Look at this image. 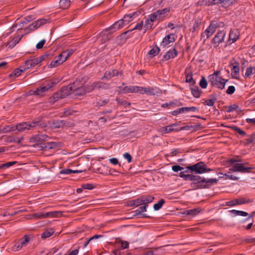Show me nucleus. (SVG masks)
<instances>
[{
  "label": "nucleus",
  "instance_id": "0e129e2a",
  "mask_svg": "<svg viewBox=\"0 0 255 255\" xmlns=\"http://www.w3.org/2000/svg\"><path fill=\"white\" fill-rule=\"evenodd\" d=\"M201 211V209L200 208H195L193 209L189 210V214L190 216H195L198 215Z\"/></svg>",
  "mask_w": 255,
  "mask_h": 255
},
{
  "label": "nucleus",
  "instance_id": "aec40b11",
  "mask_svg": "<svg viewBox=\"0 0 255 255\" xmlns=\"http://www.w3.org/2000/svg\"><path fill=\"white\" fill-rule=\"evenodd\" d=\"M223 2V0H202L199 1L198 3V4L201 6H209L219 2L222 3Z\"/></svg>",
  "mask_w": 255,
  "mask_h": 255
},
{
  "label": "nucleus",
  "instance_id": "37998d69",
  "mask_svg": "<svg viewBox=\"0 0 255 255\" xmlns=\"http://www.w3.org/2000/svg\"><path fill=\"white\" fill-rule=\"evenodd\" d=\"M59 5L61 8L66 9L70 6V0H60Z\"/></svg>",
  "mask_w": 255,
  "mask_h": 255
},
{
  "label": "nucleus",
  "instance_id": "3c124183",
  "mask_svg": "<svg viewBox=\"0 0 255 255\" xmlns=\"http://www.w3.org/2000/svg\"><path fill=\"white\" fill-rule=\"evenodd\" d=\"M141 89H142V90H141V92H139V93H141V94L146 93V94H150V95H154V93L153 92H154L153 88H146L141 87Z\"/></svg>",
  "mask_w": 255,
  "mask_h": 255
},
{
  "label": "nucleus",
  "instance_id": "7ed1b4c3",
  "mask_svg": "<svg viewBox=\"0 0 255 255\" xmlns=\"http://www.w3.org/2000/svg\"><path fill=\"white\" fill-rule=\"evenodd\" d=\"M242 161L241 159L237 157L235 159H231L226 161L227 163L233 164V166L231 167L230 170L234 172H239L243 173H249L252 172V170L255 169L254 167H246L244 166L245 164H248V163H238L235 162H241Z\"/></svg>",
  "mask_w": 255,
  "mask_h": 255
},
{
  "label": "nucleus",
  "instance_id": "6e6552de",
  "mask_svg": "<svg viewBox=\"0 0 255 255\" xmlns=\"http://www.w3.org/2000/svg\"><path fill=\"white\" fill-rule=\"evenodd\" d=\"M109 89H110V84L104 83L102 81H96L92 83H90L87 85V91L88 93H90L94 90Z\"/></svg>",
  "mask_w": 255,
  "mask_h": 255
},
{
  "label": "nucleus",
  "instance_id": "f3484780",
  "mask_svg": "<svg viewBox=\"0 0 255 255\" xmlns=\"http://www.w3.org/2000/svg\"><path fill=\"white\" fill-rule=\"evenodd\" d=\"M140 90H142L141 87L133 86H126L123 89V93H139V92L141 91H140Z\"/></svg>",
  "mask_w": 255,
  "mask_h": 255
},
{
  "label": "nucleus",
  "instance_id": "f257e3e1",
  "mask_svg": "<svg viewBox=\"0 0 255 255\" xmlns=\"http://www.w3.org/2000/svg\"><path fill=\"white\" fill-rule=\"evenodd\" d=\"M216 179H206L199 175H195L194 179L190 184L193 189L209 188L217 183Z\"/></svg>",
  "mask_w": 255,
  "mask_h": 255
},
{
  "label": "nucleus",
  "instance_id": "680f3d73",
  "mask_svg": "<svg viewBox=\"0 0 255 255\" xmlns=\"http://www.w3.org/2000/svg\"><path fill=\"white\" fill-rule=\"evenodd\" d=\"M57 57L59 60H60L62 63H63L68 59V57L66 55V53H65L64 51L61 52Z\"/></svg>",
  "mask_w": 255,
  "mask_h": 255
},
{
  "label": "nucleus",
  "instance_id": "c9c22d12",
  "mask_svg": "<svg viewBox=\"0 0 255 255\" xmlns=\"http://www.w3.org/2000/svg\"><path fill=\"white\" fill-rule=\"evenodd\" d=\"M54 233V231L53 229L50 228L46 231H45L41 234V238L42 239H46L47 238L50 237L51 235H52Z\"/></svg>",
  "mask_w": 255,
  "mask_h": 255
},
{
  "label": "nucleus",
  "instance_id": "ea45409f",
  "mask_svg": "<svg viewBox=\"0 0 255 255\" xmlns=\"http://www.w3.org/2000/svg\"><path fill=\"white\" fill-rule=\"evenodd\" d=\"M62 64L60 60H59L58 58L56 57L54 59H53L51 63L48 65V67L49 68H54L60 65V64Z\"/></svg>",
  "mask_w": 255,
  "mask_h": 255
},
{
  "label": "nucleus",
  "instance_id": "4be33fe9",
  "mask_svg": "<svg viewBox=\"0 0 255 255\" xmlns=\"http://www.w3.org/2000/svg\"><path fill=\"white\" fill-rule=\"evenodd\" d=\"M52 125L55 128H60L63 127H67L69 126V123H67L65 121L61 120H53Z\"/></svg>",
  "mask_w": 255,
  "mask_h": 255
},
{
  "label": "nucleus",
  "instance_id": "72a5a7b5",
  "mask_svg": "<svg viewBox=\"0 0 255 255\" xmlns=\"http://www.w3.org/2000/svg\"><path fill=\"white\" fill-rule=\"evenodd\" d=\"M252 202H253V200L250 199H247L246 198H241L235 199V204L236 205L248 204Z\"/></svg>",
  "mask_w": 255,
  "mask_h": 255
},
{
  "label": "nucleus",
  "instance_id": "9b49d317",
  "mask_svg": "<svg viewBox=\"0 0 255 255\" xmlns=\"http://www.w3.org/2000/svg\"><path fill=\"white\" fill-rule=\"evenodd\" d=\"M215 29L216 24L214 23V22H212L206 30L201 34V40H202L204 42L205 41L214 33Z\"/></svg>",
  "mask_w": 255,
  "mask_h": 255
},
{
  "label": "nucleus",
  "instance_id": "1a4fd4ad",
  "mask_svg": "<svg viewBox=\"0 0 255 255\" xmlns=\"http://www.w3.org/2000/svg\"><path fill=\"white\" fill-rule=\"evenodd\" d=\"M170 8L169 7H165L161 9L157 10L156 11L150 14L153 17L155 21L158 22L161 21L167 16L168 13L170 12Z\"/></svg>",
  "mask_w": 255,
  "mask_h": 255
},
{
  "label": "nucleus",
  "instance_id": "052dcab7",
  "mask_svg": "<svg viewBox=\"0 0 255 255\" xmlns=\"http://www.w3.org/2000/svg\"><path fill=\"white\" fill-rule=\"evenodd\" d=\"M117 102L121 105H123L125 107V108H127L130 106V103L126 101L122 100L119 98L116 99Z\"/></svg>",
  "mask_w": 255,
  "mask_h": 255
},
{
  "label": "nucleus",
  "instance_id": "2f4dec72",
  "mask_svg": "<svg viewBox=\"0 0 255 255\" xmlns=\"http://www.w3.org/2000/svg\"><path fill=\"white\" fill-rule=\"evenodd\" d=\"M224 127L232 128L234 130L238 132L242 136H245L246 135V133L244 130L241 129L236 126H229L225 125L224 123Z\"/></svg>",
  "mask_w": 255,
  "mask_h": 255
},
{
  "label": "nucleus",
  "instance_id": "b1692460",
  "mask_svg": "<svg viewBox=\"0 0 255 255\" xmlns=\"http://www.w3.org/2000/svg\"><path fill=\"white\" fill-rule=\"evenodd\" d=\"M59 143L56 142H48L41 146L42 149H50L56 148L58 146Z\"/></svg>",
  "mask_w": 255,
  "mask_h": 255
},
{
  "label": "nucleus",
  "instance_id": "a18cd8bd",
  "mask_svg": "<svg viewBox=\"0 0 255 255\" xmlns=\"http://www.w3.org/2000/svg\"><path fill=\"white\" fill-rule=\"evenodd\" d=\"M141 198L144 205H148V203L152 202L154 200V197L152 196H148L147 197L142 196Z\"/></svg>",
  "mask_w": 255,
  "mask_h": 255
},
{
  "label": "nucleus",
  "instance_id": "4d7b16f0",
  "mask_svg": "<svg viewBox=\"0 0 255 255\" xmlns=\"http://www.w3.org/2000/svg\"><path fill=\"white\" fill-rule=\"evenodd\" d=\"M25 70H24V68L23 70L20 69L19 68H17L15 69L14 71L9 75V77H11L13 76L18 77V76L20 75L22 72H24Z\"/></svg>",
  "mask_w": 255,
  "mask_h": 255
},
{
  "label": "nucleus",
  "instance_id": "6ab92c4d",
  "mask_svg": "<svg viewBox=\"0 0 255 255\" xmlns=\"http://www.w3.org/2000/svg\"><path fill=\"white\" fill-rule=\"evenodd\" d=\"M148 205H145L143 206L140 207L138 209L134 211L135 214L133 215V217L141 215L142 218H149V216H147L145 214H142V212L146 211V208Z\"/></svg>",
  "mask_w": 255,
  "mask_h": 255
},
{
  "label": "nucleus",
  "instance_id": "bf43d9fd",
  "mask_svg": "<svg viewBox=\"0 0 255 255\" xmlns=\"http://www.w3.org/2000/svg\"><path fill=\"white\" fill-rule=\"evenodd\" d=\"M23 238L24 239L20 242V248L25 246L30 240L29 236L27 235H25Z\"/></svg>",
  "mask_w": 255,
  "mask_h": 255
},
{
  "label": "nucleus",
  "instance_id": "f8f14e48",
  "mask_svg": "<svg viewBox=\"0 0 255 255\" xmlns=\"http://www.w3.org/2000/svg\"><path fill=\"white\" fill-rule=\"evenodd\" d=\"M49 139H50V137L46 134H38L30 137V141L42 144L43 142L48 140Z\"/></svg>",
  "mask_w": 255,
  "mask_h": 255
},
{
  "label": "nucleus",
  "instance_id": "13d9d810",
  "mask_svg": "<svg viewBox=\"0 0 255 255\" xmlns=\"http://www.w3.org/2000/svg\"><path fill=\"white\" fill-rule=\"evenodd\" d=\"M200 24L201 22L198 20H195L193 24V27L190 29V31L192 32H194L197 31L199 28Z\"/></svg>",
  "mask_w": 255,
  "mask_h": 255
},
{
  "label": "nucleus",
  "instance_id": "864d4df0",
  "mask_svg": "<svg viewBox=\"0 0 255 255\" xmlns=\"http://www.w3.org/2000/svg\"><path fill=\"white\" fill-rule=\"evenodd\" d=\"M16 163V161H10L3 164H0V169H6L9 168V167L15 164Z\"/></svg>",
  "mask_w": 255,
  "mask_h": 255
},
{
  "label": "nucleus",
  "instance_id": "c03bdc74",
  "mask_svg": "<svg viewBox=\"0 0 255 255\" xmlns=\"http://www.w3.org/2000/svg\"><path fill=\"white\" fill-rule=\"evenodd\" d=\"M52 55L51 54V52L49 51L46 52L43 55L38 57L39 60H40V62H42L43 61L46 60L47 59H51Z\"/></svg>",
  "mask_w": 255,
  "mask_h": 255
},
{
  "label": "nucleus",
  "instance_id": "09e8293b",
  "mask_svg": "<svg viewBox=\"0 0 255 255\" xmlns=\"http://www.w3.org/2000/svg\"><path fill=\"white\" fill-rule=\"evenodd\" d=\"M239 67L238 65L233 66L232 69V75L235 77L237 78L238 76L239 75Z\"/></svg>",
  "mask_w": 255,
  "mask_h": 255
},
{
  "label": "nucleus",
  "instance_id": "bb28decb",
  "mask_svg": "<svg viewBox=\"0 0 255 255\" xmlns=\"http://www.w3.org/2000/svg\"><path fill=\"white\" fill-rule=\"evenodd\" d=\"M59 91L61 92L62 98H65L68 95H70L72 91H71L70 86L68 85L67 86L62 87Z\"/></svg>",
  "mask_w": 255,
  "mask_h": 255
},
{
  "label": "nucleus",
  "instance_id": "774afa93",
  "mask_svg": "<svg viewBox=\"0 0 255 255\" xmlns=\"http://www.w3.org/2000/svg\"><path fill=\"white\" fill-rule=\"evenodd\" d=\"M225 108L227 109L226 111L228 113L232 112L235 110L238 111V109H239V107L236 105H233L228 107H225Z\"/></svg>",
  "mask_w": 255,
  "mask_h": 255
},
{
  "label": "nucleus",
  "instance_id": "412c9836",
  "mask_svg": "<svg viewBox=\"0 0 255 255\" xmlns=\"http://www.w3.org/2000/svg\"><path fill=\"white\" fill-rule=\"evenodd\" d=\"M175 41L173 34H169L166 36L163 39L161 46L165 47L167 46L169 43H173Z\"/></svg>",
  "mask_w": 255,
  "mask_h": 255
},
{
  "label": "nucleus",
  "instance_id": "393cba45",
  "mask_svg": "<svg viewBox=\"0 0 255 255\" xmlns=\"http://www.w3.org/2000/svg\"><path fill=\"white\" fill-rule=\"evenodd\" d=\"M111 32L107 29L102 31L100 34V36L102 37V40L105 42L106 40H109L111 38Z\"/></svg>",
  "mask_w": 255,
  "mask_h": 255
},
{
  "label": "nucleus",
  "instance_id": "f704fd0d",
  "mask_svg": "<svg viewBox=\"0 0 255 255\" xmlns=\"http://www.w3.org/2000/svg\"><path fill=\"white\" fill-rule=\"evenodd\" d=\"M129 204L128 205L130 206H135V207H137L143 204V202L142 201L141 197L140 198H137L135 200L129 201Z\"/></svg>",
  "mask_w": 255,
  "mask_h": 255
},
{
  "label": "nucleus",
  "instance_id": "f03ea898",
  "mask_svg": "<svg viewBox=\"0 0 255 255\" xmlns=\"http://www.w3.org/2000/svg\"><path fill=\"white\" fill-rule=\"evenodd\" d=\"M216 179H206L199 175H195L194 179L190 184L193 189L209 188L217 183Z\"/></svg>",
  "mask_w": 255,
  "mask_h": 255
},
{
  "label": "nucleus",
  "instance_id": "4c0bfd02",
  "mask_svg": "<svg viewBox=\"0 0 255 255\" xmlns=\"http://www.w3.org/2000/svg\"><path fill=\"white\" fill-rule=\"evenodd\" d=\"M16 130L15 127L12 125L7 126L4 127L2 129H0V132L2 133L10 132L15 131Z\"/></svg>",
  "mask_w": 255,
  "mask_h": 255
},
{
  "label": "nucleus",
  "instance_id": "473e14b6",
  "mask_svg": "<svg viewBox=\"0 0 255 255\" xmlns=\"http://www.w3.org/2000/svg\"><path fill=\"white\" fill-rule=\"evenodd\" d=\"M177 126L176 124H173L171 125L166 126L163 128V131L165 133L170 132L173 131H178V129L174 128V127H175Z\"/></svg>",
  "mask_w": 255,
  "mask_h": 255
},
{
  "label": "nucleus",
  "instance_id": "c85d7f7f",
  "mask_svg": "<svg viewBox=\"0 0 255 255\" xmlns=\"http://www.w3.org/2000/svg\"><path fill=\"white\" fill-rule=\"evenodd\" d=\"M160 52V48L155 45L149 51L148 55L150 58H153L157 55Z\"/></svg>",
  "mask_w": 255,
  "mask_h": 255
},
{
  "label": "nucleus",
  "instance_id": "de8ad7c7",
  "mask_svg": "<svg viewBox=\"0 0 255 255\" xmlns=\"http://www.w3.org/2000/svg\"><path fill=\"white\" fill-rule=\"evenodd\" d=\"M117 242L121 244V247L118 250H120L121 251L122 250L128 248L129 243L128 242L119 240V241H117Z\"/></svg>",
  "mask_w": 255,
  "mask_h": 255
},
{
  "label": "nucleus",
  "instance_id": "603ef678",
  "mask_svg": "<svg viewBox=\"0 0 255 255\" xmlns=\"http://www.w3.org/2000/svg\"><path fill=\"white\" fill-rule=\"evenodd\" d=\"M186 82L189 83L191 85L194 86L196 84V81L192 78V75L190 74H186Z\"/></svg>",
  "mask_w": 255,
  "mask_h": 255
},
{
  "label": "nucleus",
  "instance_id": "5701e85b",
  "mask_svg": "<svg viewBox=\"0 0 255 255\" xmlns=\"http://www.w3.org/2000/svg\"><path fill=\"white\" fill-rule=\"evenodd\" d=\"M139 13H140L139 11H135L131 13L126 14L122 19L124 21V22L127 24L128 22L131 21L133 20V17L135 15H137Z\"/></svg>",
  "mask_w": 255,
  "mask_h": 255
},
{
  "label": "nucleus",
  "instance_id": "ddd939ff",
  "mask_svg": "<svg viewBox=\"0 0 255 255\" xmlns=\"http://www.w3.org/2000/svg\"><path fill=\"white\" fill-rule=\"evenodd\" d=\"M240 33L238 29H232L229 33V37L226 42L227 45H230L236 42L240 37Z\"/></svg>",
  "mask_w": 255,
  "mask_h": 255
},
{
  "label": "nucleus",
  "instance_id": "20e7f679",
  "mask_svg": "<svg viewBox=\"0 0 255 255\" xmlns=\"http://www.w3.org/2000/svg\"><path fill=\"white\" fill-rule=\"evenodd\" d=\"M47 126L46 123L43 120H35L32 122H25L17 124L15 126L16 129L19 132H22L26 129L32 128H43Z\"/></svg>",
  "mask_w": 255,
  "mask_h": 255
},
{
  "label": "nucleus",
  "instance_id": "a211bd4d",
  "mask_svg": "<svg viewBox=\"0 0 255 255\" xmlns=\"http://www.w3.org/2000/svg\"><path fill=\"white\" fill-rule=\"evenodd\" d=\"M154 21H156L154 19L153 17H152V16L150 14L149 15V18L147 19L145 21V23L143 26L144 28V33H145L147 30L152 29Z\"/></svg>",
  "mask_w": 255,
  "mask_h": 255
},
{
  "label": "nucleus",
  "instance_id": "7c9ffc66",
  "mask_svg": "<svg viewBox=\"0 0 255 255\" xmlns=\"http://www.w3.org/2000/svg\"><path fill=\"white\" fill-rule=\"evenodd\" d=\"M83 171H84L83 170H72L70 169L66 168L61 170L60 174H70L71 173H79L82 172Z\"/></svg>",
  "mask_w": 255,
  "mask_h": 255
},
{
  "label": "nucleus",
  "instance_id": "69168bd1",
  "mask_svg": "<svg viewBox=\"0 0 255 255\" xmlns=\"http://www.w3.org/2000/svg\"><path fill=\"white\" fill-rule=\"evenodd\" d=\"M51 98L53 99L54 102H56L61 99H63L62 98L61 92L59 91L54 93Z\"/></svg>",
  "mask_w": 255,
  "mask_h": 255
},
{
  "label": "nucleus",
  "instance_id": "58836bf2",
  "mask_svg": "<svg viewBox=\"0 0 255 255\" xmlns=\"http://www.w3.org/2000/svg\"><path fill=\"white\" fill-rule=\"evenodd\" d=\"M46 217H58L62 215L61 211H52L45 213Z\"/></svg>",
  "mask_w": 255,
  "mask_h": 255
},
{
  "label": "nucleus",
  "instance_id": "cd10ccee",
  "mask_svg": "<svg viewBox=\"0 0 255 255\" xmlns=\"http://www.w3.org/2000/svg\"><path fill=\"white\" fill-rule=\"evenodd\" d=\"M142 26H143V21H141L139 23H138L135 26V27L132 28V29L131 30H129L124 33H123L122 35H121V36L122 37H125V38H127L129 37V36H128V37H126V36L127 34H128V33H130L133 30H134V29H137V30H141L142 28Z\"/></svg>",
  "mask_w": 255,
  "mask_h": 255
},
{
  "label": "nucleus",
  "instance_id": "338daca9",
  "mask_svg": "<svg viewBox=\"0 0 255 255\" xmlns=\"http://www.w3.org/2000/svg\"><path fill=\"white\" fill-rule=\"evenodd\" d=\"M121 28L120 26L118 24L117 22H115L112 26L110 27L109 30L112 33Z\"/></svg>",
  "mask_w": 255,
  "mask_h": 255
},
{
  "label": "nucleus",
  "instance_id": "39448f33",
  "mask_svg": "<svg viewBox=\"0 0 255 255\" xmlns=\"http://www.w3.org/2000/svg\"><path fill=\"white\" fill-rule=\"evenodd\" d=\"M208 82L212 86L223 89V78L221 70L216 71L208 76Z\"/></svg>",
  "mask_w": 255,
  "mask_h": 255
},
{
  "label": "nucleus",
  "instance_id": "423d86ee",
  "mask_svg": "<svg viewBox=\"0 0 255 255\" xmlns=\"http://www.w3.org/2000/svg\"><path fill=\"white\" fill-rule=\"evenodd\" d=\"M186 168L189 170L191 173L195 174H202L212 170L211 168H208L207 165L202 161L188 166Z\"/></svg>",
  "mask_w": 255,
  "mask_h": 255
},
{
  "label": "nucleus",
  "instance_id": "49530a36",
  "mask_svg": "<svg viewBox=\"0 0 255 255\" xmlns=\"http://www.w3.org/2000/svg\"><path fill=\"white\" fill-rule=\"evenodd\" d=\"M165 201L164 199H160L157 203L153 205V209L155 211H157L161 208L162 205L165 203Z\"/></svg>",
  "mask_w": 255,
  "mask_h": 255
},
{
  "label": "nucleus",
  "instance_id": "9d476101",
  "mask_svg": "<svg viewBox=\"0 0 255 255\" xmlns=\"http://www.w3.org/2000/svg\"><path fill=\"white\" fill-rule=\"evenodd\" d=\"M88 80L89 77L87 76L79 77L72 84L69 85L71 91L84 86Z\"/></svg>",
  "mask_w": 255,
  "mask_h": 255
},
{
  "label": "nucleus",
  "instance_id": "8fccbe9b",
  "mask_svg": "<svg viewBox=\"0 0 255 255\" xmlns=\"http://www.w3.org/2000/svg\"><path fill=\"white\" fill-rule=\"evenodd\" d=\"M48 22V20L45 18H41L37 20H36L35 22H34V24L36 27V28L39 27L40 26H41L43 24H44Z\"/></svg>",
  "mask_w": 255,
  "mask_h": 255
},
{
  "label": "nucleus",
  "instance_id": "0eeeda50",
  "mask_svg": "<svg viewBox=\"0 0 255 255\" xmlns=\"http://www.w3.org/2000/svg\"><path fill=\"white\" fill-rule=\"evenodd\" d=\"M57 83L58 82L56 81H48L46 83L43 84L41 87L37 88L35 90L32 91L31 94L41 96L44 93L52 88L56 85Z\"/></svg>",
  "mask_w": 255,
  "mask_h": 255
},
{
  "label": "nucleus",
  "instance_id": "4468645a",
  "mask_svg": "<svg viewBox=\"0 0 255 255\" xmlns=\"http://www.w3.org/2000/svg\"><path fill=\"white\" fill-rule=\"evenodd\" d=\"M122 76L123 73L122 71H119L116 69H111L105 72L104 75L101 79L104 80L105 79H106L110 80L114 76L121 77Z\"/></svg>",
  "mask_w": 255,
  "mask_h": 255
},
{
  "label": "nucleus",
  "instance_id": "dca6fc26",
  "mask_svg": "<svg viewBox=\"0 0 255 255\" xmlns=\"http://www.w3.org/2000/svg\"><path fill=\"white\" fill-rule=\"evenodd\" d=\"M40 63H41L40 60L39 59L38 57L27 60L25 61L26 67L24 68V70H26L29 68H33Z\"/></svg>",
  "mask_w": 255,
  "mask_h": 255
},
{
  "label": "nucleus",
  "instance_id": "c756f323",
  "mask_svg": "<svg viewBox=\"0 0 255 255\" xmlns=\"http://www.w3.org/2000/svg\"><path fill=\"white\" fill-rule=\"evenodd\" d=\"M192 94L195 98H199L201 95V90L197 86H193L190 88Z\"/></svg>",
  "mask_w": 255,
  "mask_h": 255
},
{
  "label": "nucleus",
  "instance_id": "a878e982",
  "mask_svg": "<svg viewBox=\"0 0 255 255\" xmlns=\"http://www.w3.org/2000/svg\"><path fill=\"white\" fill-rule=\"evenodd\" d=\"M72 92H73L74 95L76 96L83 95L87 92V86L77 88L76 89L72 90Z\"/></svg>",
  "mask_w": 255,
  "mask_h": 255
},
{
  "label": "nucleus",
  "instance_id": "79ce46f5",
  "mask_svg": "<svg viewBox=\"0 0 255 255\" xmlns=\"http://www.w3.org/2000/svg\"><path fill=\"white\" fill-rule=\"evenodd\" d=\"M37 29L34 22L30 24L28 27L24 29V34H27L29 33L30 32Z\"/></svg>",
  "mask_w": 255,
  "mask_h": 255
},
{
  "label": "nucleus",
  "instance_id": "6e6d98bb",
  "mask_svg": "<svg viewBox=\"0 0 255 255\" xmlns=\"http://www.w3.org/2000/svg\"><path fill=\"white\" fill-rule=\"evenodd\" d=\"M182 113L184 112H188L190 111L195 112L198 110L197 108L195 107H182L180 108Z\"/></svg>",
  "mask_w": 255,
  "mask_h": 255
},
{
  "label": "nucleus",
  "instance_id": "e433bc0d",
  "mask_svg": "<svg viewBox=\"0 0 255 255\" xmlns=\"http://www.w3.org/2000/svg\"><path fill=\"white\" fill-rule=\"evenodd\" d=\"M223 41V34L222 32H218L213 39L214 43H220Z\"/></svg>",
  "mask_w": 255,
  "mask_h": 255
},
{
  "label": "nucleus",
  "instance_id": "a19ab883",
  "mask_svg": "<svg viewBox=\"0 0 255 255\" xmlns=\"http://www.w3.org/2000/svg\"><path fill=\"white\" fill-rule=\"evenodd\" d=\"M255 73V67H250L247 68L244 75L245 78H249Z\"/></svg>",
  "mask_w": 255,
  "mask_h": 255
},
{
  "label": "nucleus",
  "instance_id": "2eb2a0df",
  "mask_svg": "<svg viewBox=\"0 0 255 255\" xmlns=\"http://www.w3.org/2000/svg\"><path fill=\"white\" fill-rule=\"evenodd\" d=\"M177 55V50L175 48H171L163 55L162 59L160 60V61L164 62L170 59H173L176 57Z\"/></svg>",
  "mask_w": 255,
  "mask_h": 255
},
{
  "label": "nucleus",
  "instance_id": "e2e57ef3",
  "mask_svg": "<svg viewBox=\"0 0 255 255\" xmlns=\"http://www.w3.org/2000/svg\"><path fill=\"white\" fill-rule=\"evenodd\" d=\"M207 85L208 83L206 78L202 76L200 81L199 85L202 88L205 89L207 88Z\"/></svg>",
  "mask_w": 255,
  "mask_h": 255
},
{
  "label": "nucleus",
  "instance_id": "5fc2aeb1",
  "mask_svg": "<svg viewBox=\"0 0 255 255\" xmlns=\"http://www.w3.org/2000/svg\"><path fill=\"white\" fill-rule=\"evenodd\" d=\"M229 212H232L235 215L238 216H248V213L246 212L242 211H238L236 210H232L231 211H229Z\"/></svg>",
  "mask_w": 255,
  "mask_h": 255
}]
</instances>
